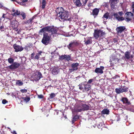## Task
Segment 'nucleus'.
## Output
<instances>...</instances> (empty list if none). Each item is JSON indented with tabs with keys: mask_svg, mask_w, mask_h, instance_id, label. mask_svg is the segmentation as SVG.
<instances>
[{
	"mask_svg": "<svg viewBox=\"0 0 134 134\" xmlns=\"http://www.w3.org/2000/svg\"><path fill=\"white\" fill-rule=\"evenodd\" d=\"M42 53V52L40 51L38 53L36 54L35 55V54L34 53H32L31 54V59L38 60L39 59L41 55V54Z\"/></svg>",
	"mask_w": 134,
	"mask_h": 134,
	"instance_id": "12",
	"label": "nucleus"
},
{
	"mask_svg": "<svg viewBox=\"0 0 134 134\" xmlns=\"http://www.w3.org/2000/svg\"><path fill=\"white\" fill-rule=\"evenodd\" d=\"M128 109L131 111L134 112V106L132 107L131 106Z\"/></svg>",
	"mask_w": 134,
	"mask_h": 134,
	"instance_id": "41",
	"label": "nucleus"
},
{
	"mask_svg": "<svg viewBox=\"0 0 134 134\" xmlns=\"http://www.w3.org/2000/svg\"><path fill=\"white\" fill-rule=\"evenodd\" d=\"M131 5V8L132 10V12L134 13V3L133 2Z\"/></svg>",
	"mask_w": 134,
	"mask_h": 134,
	"instance_id": "47",
	"label": "nucleus"
},
{
	"mask_svg": "<svg viewBox=\"0 0 134 134\" xmlns=\"http://www.w3.org/2000/svg\"><path fill=\"white\" fill-rule=\"evenodd\" d=\"M29 46H25V49L26 50H28L29 49Z\"/></svg>",
	"mask_w": 134,
	"mask_h": 134,
	"instance_id": "54",
	"label": "nucleus"
},
{
	"mask_svg": "<svg viewBox=\"0 0 134 134\" xmlns=\"http://www.w3.org/2000/svg\"><path fill=\"white\" fill-rule=\"evenodd\" d=\"M50 37L48 36V34L46 33L43 34V37L42 40V43L45 45H47L49 42Z\"/></svg>",
	"mask_w": 134,
	"mask_h": 134,
	"instance_id": "5",
	"label": "nucleus"
},
{
	"mask_svg": "<svg viewBox=\"0 0 134 134\" xmlns=\"http://www.w3.org/2000/svg\"><path fill=\"white\" fill-rule=\"evenodd\" d=\"M71 69H69L70 73H71L73 72L76 71L78 69V68H71Z\"/></svg>",
	"mask_w": 134,
	"mask_h": 134,
	"instance_id": "32",
	"label": "nucleus"
},
{
	"mask_svg": "<svg viewBox=\"0 0 134 134\" xmlns=\"http://www.w3.org/2000/svg\"><path fill=\"white\" fill-rule=\"evenodd\" d=\"M123 14V12H120L118 13V14L120 15V16L122 15Z\"/></svg>",
	"mask_w": 134,
	"mask_h": 134,
	"instance_id": "53",
	"label": "nucleus"
},
{
	"mask_svg": "<svg viewBox=\"0 0 134 134\" xmlns=\"http://www.w3.org/2000/svg\"><path fill=\"white\" fill-rule=\"evenodd\" d=\"M13 47L15 50V51L17 52L21 51L23 50V48L21 46L18 45L16 44H15L13 45Z\"/></svg>",
	"mask_w": 134,
	"mask_h": 134,
	"instance_id": "14",
	"label": "nucleus"
},
{
	"mask_svg": "<svg viewBox=\"0 0 134 134\" xmlns=\"http://www.w3.org/2000/svg\"><path fill=\"white\" fill-rule=\"evenodd\" d=\"M79 65V64L77 63H73L72 64V67H77Z\"/></svg>",
	"mask_w": 134,
	"mask_h": 134,
	"instance_id": "40",
	"label": "nucleus"
},
{
	"mask_svg": "<svg viewBox=\"0 0 134 134\" xmlns=\"http://www.w3.org/2000/svg\"><path fill=\"white\" fill-rule=\"evenodd\" d=\"M91 85L88 84H85V86L83 92H87L90 90L91 89Z\"/></svg>",
	"mask_w": 134,
	"mask_h": 134,
	"instance_id": "20",
	"label": "nucleus"
},
{
	"mask_svg": "<svg viewBox=\"0 0 134 134\" xmlns=\"http://www.w3.org/2000/svg\"><path fill=\"white\" fill-rule=\"evenodd\" d=\"M16 10L15 9H13L12 10V11L14 13L15 12Z\"/></svg>",
	"mask_w": 134,
	"mask_h": 134,
	"instance_id": "58",
	"label": "nucleus"
},
{
	"mask_svg": "<svg viewBox=\"0 0 134 134\" xmlns=\"http://www.w3.org/2000/svg\"><path fill=\"white\" fill-rule=\"evenodd\" d=\"M33 19H29V20H28V23H30V24H31L32 23V20H33Z\"/></svg>",
	"mask_w": 134,
	"mask_h": 134,
	"instance_id": "50",
	"label": "nucleus"
},
{
	"mask_svg": "<svg viewBox=\"0 0 134 134\" xmlns=\"http://www.w3.org/2000/svg\"><path fill=\"white\" fill-rule=\"evenodd\" d=\"M8 62L10 64H13V63L14 59L12 58H10L8 59Z\"/></svg>",
	"mask_w": 134,
	"mask_h": 134,
	"instance_id": "35",
	"label": "nucleus"
},
{
	"mask_svg": "<svg viewBox=\"0 0 134 134\" xmlns=\"http://www.w3.org/2000/svg\"><path fill=\"white\" fill-rule=\"evenodd\" d=\"M65 60L67 61H69L71 60V55H65Z\"/></svg>",
	"mask_w": 134,
	"mask_h": 134,
	"instance_id": "34",
	"label": "nucleus"
},
{
	"mask_svg": "<svg viewBox=\"0 0 134 134\" xmlns=\"http://www.w3.org/2000/svg\"><path fill=\"white\" fill-rule=\"evenodd\" d=\"M122 82L123 83H124L125 82H126V81H125V80H124V81H122Z\"/></svg>",
	"mask_w": 134,
	"mask_h": 134,
	"instance_id": "60",
	"label": "nucleus"
},
{
	"mask_svg": "<svg viewBox=\"0 0 134 134\" xmlns=\"http://www.w3.org/2000/svg\"><path fill=\"white\" fill-rule=\"evenodd\" d=\"M2 6H3L2 5V4L1 3H0V8L2 7Z\"/></svg>",
	"mask_w": 134,
	"mask_h": 134,
	"instance_id": "61",
	"label": "nucleus"
},
{
	"mask_svg": "<svg viewBox=\"0 0 134 134\" xmlns=\"http://www.w3.org/2000/svg\"><path fill=\"white\" fill-rule=\"evenodd\" d=\"M8 101H7L6 99H4L2 100V103L3 104H5L6 103H8Z\"/></svg>",
	"mask_w": 134,
	"mask_h": 134,
	"instance_id": "46",
	"label": "nucleus"
},
{
	"mask_svg": "<svg viewBox=\"0 0 134 134\" xmlns=\"http://www.w3.org/2000/svg\"><path fill=\"white\" fill-rule=\"evenodd\" d=\"M5 15V14H3L2 17L1 18V19H2H2L3 18H5V17H4V15Z\"/></svg>",
	"mask_w": 134,
	"mask_h": 134,
	"instance_id": "57",
	"label": "nucleus"
},
{
	"mask_svg": "<svg viewBox=\"0 0 134 134\" xmlns=\"http://www.w3.org/2000/svg\"><path fill=\"white\" fill-rule=\"evenodd\" d=\"M33 80L35 81H38L42 77V75L41 72H37L32 76Z\"/></svg>",
	"mask_w": 134,
	"mask_h": 134,
	"instance_id": "7",
	"label": "nucleus"
},
{
	"mask_svg": "<svg viewBox=\"0 0 134 134\" xmlns=\"http://www.w3.org/2000/svg\"><path fill=\"white\" fill-rule=\"evenodd\" d=\"M118 77H119V76L118 75H116L115 76L113 77L111 79H116V78H117Z\"/></svg>",
	"mask_w": 134,
	"mask_h": 134,
	"instance_id": "52",
	"label": "nucleus"
},
{
	"mask_svg": "<svg viewBox=\"0 0 134 134\" xmlns=\"http://www.w3.org/2000/svg\"><path fill=\"white\" fill-rule=\"evenodd\" d=\"M124 57H123L125 60H129L133 58V56L131 54L130 52L127 51L124 53Z\"/></svg>",
	"mask_w": 134,
	"mask_h": 134,
	"instance_id": "10",
	"label": "nucleus"
},
{
	"mask_svg": "<svg viewBox=\"0 0 134 134\" xmlns=\"http://www.w3.org/2000/svg\"><path fill=\"white\" fill-rule=\"evenodd\" d=\"M5 30L4 27L3 26H0V31H4Z\"/></svg>",
	"mask_w": 134,
	"mask_h": 134,
	"instance_id": "44",
	"label": "nucleus"
},
{
	"mask_svg": "<svg viewBox=\"0 0 134 134\" xmlns=\"http://www.w3.org/2000/svg\"><path fill=\"white\" fill-rule=\"evenodd\" d=\"M109 111L107 109H104L101 112L102 114H108L109 113Z\"/></svg>",
	"mask_w": 134,
	"mask_h": 134,
	"instance_id": "27",
	"label": "nucleus"
},
{
	"mask_svg": "<svg viewBox=\"0 0 134 134\" xmlns=\"http://www.w3.org/2000/svg\"><path fill=\"white\" fill-rule=\"evenodd\" d=\"M99 12V10L98 9L95 8L93 10L92 14L93 15H97L98 14Z\"/></svg>",
	"mask_w": 134,
	"mask_h": 134,
	"instance_id": "26",
	"label": "nucleus"
},
{
	"mask_svg": "<svg viewBox=\"0 0 134 134\" xmlns=\"http://www.w3.org/2000/svg\"><path fill=\"white\" fill-rule=\"evenodd\" d=\"M74 3L75 4L77 7H80L81 6L82 3L80 2V0H74Z\"/></svg>",
	"mask_w": 134,
	"mask_h": 134,
	"instance_id": "24",
	"label": "nucleus"
},
{
	"mask_svg": "<svg viewBox=\"0 0 134 134\" xmlns=\"http://www.w3.org/2000/svg\"><path fill=\"white\" fill-rule=\"evenodd\" d=\"M121 36H122V37H123L124 36V35H121Z\"/></svg>",
	"mask_w": 134,
	"mask_h": 134,
	"instance_id": "63",
	"label": "nucleus"
},
{
	"mask_svg": "<svg viewBox=\"0 0 134 134\" xmlns=\"http://www.w3.org/2000/svg\"><path fill=\"white\" fill-rule=\"evenodd\" d=\"M83 3V4L85 5L86 3H87L88 0H82Z\"/></svg>",
	"mask_w": 134,
	"mask_h": 134,
	"instance_id": "51",
	"label": "nucleus"
},
{
	"mask_svg": "<svg viewBox=\"0 0 134 134\" xmlns=\"http://www.w3.org/2000/svg\"><path fill=\"white\" fill-rule=\"evenodd\" d=\"M20 64L19 63H18L17 62H14L11 66L8 67H11V66H12L13 67H18L20 66Z\"/></svg>",
	"mask_w": 134,
	"mask_h": 134,
	"instance_id": "28",
	"label": "nucleus"
},
{
	"mask_svg": "<svg viewBox=\"0 0 134 134\" xmlns=\"http://www.w3.org/2000/svg\"><path fill=\"white\" fill-rule=\"evenodd\" d=\"M79 119V116L77 115L73 116L72 119L71 120L72 124H73L75 122Z\"/></svg>",
	"mask_w": 134,
	"mask_h": 134,
	"instance_id": "21",
	"label": "nucleus"
},
{
	"mask_svg": "<svg viewBox=\"0 0 134 134\" xmlns=\"http://www.w3.org/2000/svg\"><path fill=\"white\" fill-rule=\"evenodd\" d=\"M17 3H18V4L23 6H25L26 5L25 3H24L23 2H17Z\"/></svg>",
	"mask_w": 134,
	"mask_h": 134,
	"instance_id": "42",
	"label": "nucleus"
},
{
	"mask_svg": "<svg viewBox=\"0 0 134 134\" xmlns=\"http://www.w3.org/2000/svg\"><path fill=\"white\" fill-rule=\"evenodd\" d=\"M79 103V105L77 106L76 108L75 107L74 110L75 112L78 113L81 112L82 111H86L89 110L90 107L89 106L86 104H83L81 102H83V101L79 100L78 101Z\"/></svg>",
	"mask_w": 134,
	"mask_h": 134,
	"instance_id": "2",
	"label": "nucleus"
},
{
	"mask_svg": "<svg viewBox=\"0 0 134 134\" xmlns=\"http://www.w3.org/2000/svg\"><path fill=\"white\" fill-rule=\"evenodd\" d=\"M46 4V1L44 0L42 1V8L43 9L45 8Z\"/></svg>",
	"mask_w": 134,
	"mask_h": 134,
	"instance_id": "37",
	"label": "nucleus"
},
{
	"mask_svg": "<svg viewBox=\"0 0 134 134\" xmlns=\"http://www.w3.org/2000/svg\"><path fill=\"white\" fill-rule=\"evenodd\" d=\"M94 80L93 79H91L89 80L88 81V83H91L92 82L94 81Z\"/></svg>",
	"mask_w": 134,
	"mask_h": 134,
	"instance_id": "48",
	"label": "nucleus"
},
{
	"mask_svg": "<svg viewBox=\"0 0 134 134\" xmlns=\"http://www.w3.org/2000/svg\"><path fill=\"white\" fill-rule=\"evenodd\" d=\"M92 38L91 37H88L87 40L85 41V44L87 45L88 44H90L92 43Z\"/></svg>",
	"mask_w": 134,
	"mask_h": 134,
	"instance_id": "25",
	"label": "nucleus"
},
{
	"mask_svg": "<svg viewBox=\"0 0 134 134\" xmlns=\"http://www.w3.org/2000/svg\"><path fill=\"white\" fill-rule=\"evenodd\" d=\"M37 96L38 98L40 99L43 98V96L42 94L38 95Z\"/></svg>",
	"mask_w": 134,
	"mask_h": 134,
	"instance_id": "49",
	"label": "nucleus"
},
{
	"mask_svg": "<svg viewBox=\"0 0 134 134\" xmlns=\"http://www.w3.org/2000/svg\"><path fill=\"white\" fill-rule=\"evenodd\" d=\"M129 88L127 87H126L124 86L121 85L120 87L116 88L115 89V91L117 94H119L123 92H126L128 91Z\"/></svg>",
	"mask_w": 134,
	"mask_h": 134,
	"instance_id": "4",
	"label": "nucleus"
},
{
	"mask_svg": "<svg viewBox=\"0 0 134 134\" xmlns=\"http://www.w3.org/2000/svg\"><path fill=\"white\" fill-rule=\"evenodd\" d=\"M105 33L100 30H95L93 33V36L96 39H97L98 38H101L103 36Z\"/></svg>",
	"mask_w": 134,
	"mask_h": 134,
	"instance_id": "3",
	"label": "nucleus"
},
{
	"mask_svg": "<svg viewBox=\"0 0 134 134\" xmlns=\"http://www.w3.org/2000/svg\"><path fill=\"white\" fill-rule=\"evenodd\" d=\"M109 17V13H105L103 16V18H105L106 19H108Z\"/></svg>",
	"mask_w": 134,
	"mask_h": 134,
	"instance_id": "36",
	"label": "nucleus"
},
{
	"mask_svg": "<svg viewBox=\"0 0 134 134\" xmlns=\"http://www.w3.org/2000/svg\"><path fill=\"white\" fill-rule=\"evenodd\" d=\"M119 59L117 58V57L114 55H112L110 57V62L111 66H113L114 65L118 62Z\"/></svg>",
	"mask_w": 134,
	"mask_h": 134,
	"instance_id": "6",
	"label": "nucleus"
},
{
	"mask_svg": "<svg viewBox=\"0 0 134 134\" xmlns=\"http://www.w3.org/2000/svg\"><path fill=\"white\" fill-rule=\"evenodd\" d=\"M59 68H51L50 70L51 71L53 75L57 74L59 71Z\"/></svg>",
	"mask_w": 134,
	"mask_h": 134,
	"instance_id": "17",
	"label": "nucleus"
},
{
	"mask_svg": "<svg viewBox=\"0 0 134 134\" xmlns=\"http://www.w3.org/2000/svg\"><path fill=\"white\" fill-rule=\"evenodd\" d=\"M79 43L75 41H73L71 42L67 47L70 50H72V49L75 46L78 45Z\"/></svg>",
	"mask_w": 134,
	"mask_h": 134,
	"instance_id": "9",
	"label": "nucleus"
},
{
	"mask_svg": "<svg viewBox=\"0 0 134 134\" xmlns=\"http://www.w3.org/2000/svg\"><path fill=\"white\" fill-rule=\"evenodd\" d=\"M57 14V17L60 21H64L65 20H69L70 17L69 15L68 12L64 10L61 7H59L56 10Z\"/></svg>",
	"mask_w": 134,
	"mask_h": 134,
	"instance_id": "1",
	"label": "nucleus"
},
{
	"mask_svg": "<svg viewBox=\"0 0 134 134\" xmlns=\"http://www.w3.org/2000/svg\"><path fill=\"white\" fill-rule=\"evenodd\" d=\"M65 55H62L59 56V59L60 60H63L65 59Z\"/></svg>",
	"mask_w": 134,
	"mask_h": 134,
	"instance_id": "38",
	"label": "nucleus"
},
{
	"mask_svg": "<svg viewBox=\"0 0 134 134\" xmlns=\"http://www.w3.org/2000/svg\"><path fill=\"white\" fill-rule=\"evenodd\" d=\"M73 26L72 25H70L69 26V27L70 28H71Z\"/></svg>",
	"mask_w": 134,
	"mask_h": 134,
	"instance_id": "59",
	"label": "nucleus"
},
{
	"mask_svg": "<svg viewBox=\"0 0 134 134\" xmlns=\"http://www.w3.org/2000/svg\"><path fill=\"white\" fill-rule=\"evenodd\" d=\"M55 96V94L54 93H51L50 96V98L52 99Z\"/></svg>",
	"mask_w": 134,
	"mask_h": 134,
	"instance_id": "39",
	"label": "nucleus"
},
{
	"mask_svg": "<svg viewBox=\"0 0 134 134\" xmlns=\"http://www.w3.org/2000/svg\"><path fill=\"white\" fill-rule=\"evenodd\" d=\"M28 0H23L22 1L24 3H25L26 2L28 1Z\"/></svg>",
	"mask_w": 134,
	"mask_h": 134,
	"instance_id": "55",
	"label": "nucleus"
},
{
	"mask_svg": "<svg viewBox=\"0 0 134 134\" xmlns=\"http://www.w3.org/2000/svg\"><path fill=\"white\" fill-rule=\"evenodd\" d=\"M78 86H79V89L83 91L85 86V84L83 83H82L80 84Z\"/></svg>",
	"mask_w": 134,
	"mask_h": 134,
	"instance_id": "30",
	"label": "nucleus"
},
{
	"mask_svg": "<svg viewBox=\"0 0 134 134\" xmlns=\"http://www.w3.org/2000/svg\"><path fill=\"white\" fill-rule=\"evenodd\" d=\"M49 29L50 28L49 27V26L46 27L40 30L39 33L40 34H41L46 31L48 32Z\"/></svg>",
	"mask_w": 134,
	"mask_h": 134,
	"instance_id": "23",
	"label": "nucleus"
},
{
	"mask_svg": "<svg viewBox=\"0 0 134 134\" xmlns=\"http://www.w3.org/2000/svg\"><path fill=\"white\" fill-rule=\"evenodd\" d=\"M125 29V27L124 26H120L116 28V30L118 35H120V34H121L124 31Z\"/></svg>",
	"mask_w": 134,
	"mask_h": 134,
	"instance_id": "16",
	"label": "nucleus"
},
{
	"mask_svg": "<svg viewBox=\"0 0 134 134\" xmlns=\"http://www.w3.org/2000/svg\"><path fill=\"white\" fill-rule=\"evenodd\" d=\"M11 70H13V69H15L16 68H9Z\"/></svg>",
	"mask_w": 134,
	"mask_h": 134,
	"instance_id": "56",
	"label": "nucleus"
},
{
	"mask_svg": "<svg viewBox=\"0 0 134 134\" xmlns=\"http://www.w3.org/2000/svg\"><path fill=\"white\" fill-rule=\"evenodd\" d=\"M104 68H97L95 70V72L98 74H102L103 73V70Z\"/></svg>",
	"mask_w": 134,
	"mask_h": 134,
	"instance_id": "19",
	"label": "nucleus"
},
{
	"mask_svg": "<svg viewBox=\"0 0 134 134\" xmlns=\"http://www.w3.org/2000/svg\"><path fill=\"white\" fill-rule=\"evenodd\" d=\"M22 99L26 102H29L30 99V97H28L27 96H26V97H22Z\"/></svg>",
	"mask_w": 134,
	"mask_h": 134,
	"instance_id": "31",
	"label": "nucleus"
},
{
	"mask_svg": "<svg viewBox=\"0 0 134 134\" xmlns=\"http://www.w3.org/2000/svg\"><path fill=\"white\" fill-rule=\"evenodd\" d=\"M16 84L19 86H21L23 85V83L22 81H21L20 80H17L16 82Z\"/></svg>",
	"mask_w": 134,
	"mask_h": 134,
	"instance_id": "33",
	"label": "nucleus"
},
{
	"mask_svg": "<svg viewBox=\"0 0 134 134\" xmlns=\"http://www.w3.org/2000/svg\"><path fill=\"white\" fill-rule=\"evenodd\" d=\"M13 134H17V133L15 131H14L13 132Z\"/></svg>",
	"mask_w": 134,
	"mask_h": 134,
	"instance_id": "62",
	"label": "nucleus"
},
{
	"mask_svg": "<svg viewBox=\"0 0 134 134\" xmlns=\"http://www.w3.org/2000/svg\"><path fill=\"white\" fill-rule=\"evenodd\" d=\"M114 16L116 19L119 21H122L124 20L123 17L120 16L117 13L114 14Z\"/></svg>",
	"mask_w": 134,
	"mask_h": 134,
	"instance_id": "22",
	"label": "nucleus"
},
{
	"mask_svg": "<svg viewBox=\"0 0 134 134\" xmlns=\"http://www.w3.org/2000/svg\"><path fill=\"white\" fill-rule=\"evenodd\" d=\"M119 0H110V5L112 9H114L116 4L118 3Z\"/></svg>",
	"mask_w": 134,
	"mask_h": 134,
	"instance_id": "13",
	"label": "nucleus"
},
{
	"mask_svg": "<svg viewBox=\"0 0 134 134\" xmlns=\"http://www.w3.org/2000/svg\"><path fill=\"white\" fill-rule=\"evenodd\" d=\"M18 25V22L16 20H14L10 21V26L13 29H15L17 28Z\"/></svg>",
	"mask_w": 134,
	"mask_h": 134,
	"instance_id": "11",
	"label": "nucleus"
},
{
	"mask_svg": "<svg viewBox=\"0 0 134 134\" xmlns=\"http://www.w3.org/2000/svg\"><path fill=\"white\" fill-rule=\"evenodd\" d=\"M48 115H49V114H47V115L46 116H47H47H48Z\"/></svg>",
	"mask_w": 134,
	"mask_h": 134,
	"instance_id": "64",
	"label": "nucleus"
},
{
	"mask_svg": "<svg viewBox=\"0 0 134 134\" xmlns=\"http://www.w3.org/2000/svg\"><path fill=\"white\" fill-rule=\"evenodd\" d=\"M20 14V12L18 10H16L15 12L13 13L12 14V15L14 16H17L19 15Z\"/></svg>",
	"mask_w": 134,
	"mask_h": 134,
	"instance_id": "29",
	"label": "nucleus"
},
{
	"mask_svg": "<svg viewBox=\"0 0 134 134\" xmlns=\"http://www.w3.org/2000/svg\"><path fill=\"white\" fill-rule=\"evenodd\" d=\"M120 100L123 102L124 104H126L129 105L131 103L128 99L126 97H122Z\"/></svg>",
	"mask_w": 134,
	"mask_h": 134,
	"instance_id": "18",
	"label": "nucleus"
},
{
	"mask_svg": "<svg viewBox=\"0 0 134 134\" xmlns=\"http://www.w3.org/2000/svg\"><path fill=\"white\" fill-rule=\"evenodd\" d=\"M20 91L23 93H26L27 92V90L26 89H22L20 90Z\"/></svg>",
	"mask_w": 134,
	"mask_h": 134,
	"instance_id": "45",
	"label": "nucleus"
},
{
	"mask_svg": "<svg viewBox=\"0 0 134 134\" xmlns=\"http://www.w3.org/2000/svg\"><path fill=\"white\" fill-rule=\"evenodd\" d=\"M20 14L22 15L23 19H24L26 17V15L25 13H24L23 12H21Z\"/></svg>",
	"mask_w": 134,
	"mask_h": 134,
	"instance_id": "43",
	"label": "nucleus"
},
{
	"mask_svg": "<svg viewBox=\"0 0 134 134\" xmlns=\"http://www.w3.org/2000/svg\"><path fill=\"white\" fill-rule=\"evenodd\" d=\"M49 27L50 29H49L48 32L51 33L52 34H56L57 33V29L56 28L51 26H49Z\"/></svg>",
	"mask_w": 134,
	"mask_h": 134,
	"instance_id": "15",
	"label": "nucleus"
},
{
	"mask_svg": "<svg viewBox=\"0 0 134 134\" xmlns=\"http://www.w3.org/2000/svg\"><path fill=\"white\" fill-rule=\"evenodd\" d=\"M125 16L126 21L129 22L131 20L133 16V14L131 12H127L125 14Z\"/></svg>",
	"mask_w": 134,
	"mask_h": 134,
	"instance_id": "8",
	"label": "nucleus"
}]
</instances>
